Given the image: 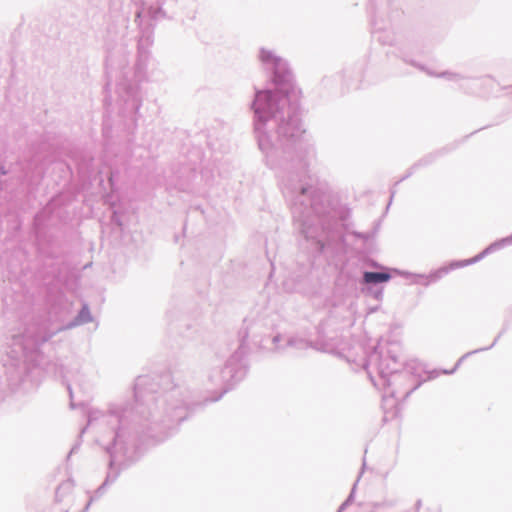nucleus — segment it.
<instances>
[{"label":"nucleus","instance_id":"1","mask_svg":"<svg viewBox=\"0 0 512 512\" xmlns=\"http://www.w3.org/2000/svg\"><path fill=\"white\" fill-rule=\"evenodd\" d=\"M391 278L390 274L388 273H381V272H365L364 273V281L366 283H382L386 282Z\"/></svg>","mask_w":512,"mask_h":512}]
</instances>
